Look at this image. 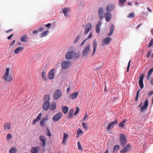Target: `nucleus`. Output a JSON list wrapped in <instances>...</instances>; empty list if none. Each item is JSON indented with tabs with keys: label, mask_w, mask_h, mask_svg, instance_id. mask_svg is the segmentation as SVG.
Masks as SVG:
<instances>
[{
	"label": "nucleus",
	"mask_w": 153,
	"mask_h": 153,
	"mask_svg": "<svg viewBox=\"0 0 153 153\" xmlns=\"http://www.w3.org/2000/svg\"><path fill=\"white\" fill-rule=\"evenodd\" d=\"M10 68H7L6 69L4 74L2 77V78L6 82H9L12 79V77L11 76L9 75L10 71Z\"/></svg>",
	"instance_id": "f257e3e1"
},
{
	"label": "nucleus",
	"mask_w": 153,
	"mask_h": 153,
	"mask_svg": "<svg viewBox=\"0 0 153 153\" xmlns=\"http://www.w3.org/2000/svg\"><path fill=\"white\" fill-rule=\"evenodd\" d=\"M120 144L124 146L127 143V139L125 135L123 134L120 135Z\"/></svg>",
	"instance_id": "f03ea898"
},
{
	"label": "nucleus",
	"mask_w": 153,
	"mask_h": 153,
	"mask_svg": "<svg viewBox=\"0 0 153 153\" xmlns=\"http://www.w3.org/2000/svg\"><path fill=\"white\" fill-rule=\"evenodd\" d=\"M90 51V46L89 44H88L84 48L82 51V53L83 55L85 56H88Z\"/></svg>",
	"instance_id": "7ed1b4c3"
},
{
	"label": "nucleus",
	"mask_w": 153,
	"mask_h": 153,
	"mask_svg": "<svg viewBox=\"0 0 153 153\" xmlns=\"http://www.w3.org/2000/svg\"><path fill=\"white\" fill-rule=\"evenodd\" d=\"M62 95V93L61 91L59 89L56 90L53 94V98L55 100H56L59 98Z\"/></svg>",
	"instance_id": "20e7f679"
},
{
	"label": "nucleus",
	"mask_w": 153,
	"mask_h": 153,
	"mask_svg": "<svg viewBox=\"0 0 153 153\" xmlns=\"http://www.w3.org/2000/svg\"><path fill=\"white\" fill-rule=\"evenodd\" d=\"M39 139L41 142L40 143V145L44 148L45 147L47 140L43 136H40L39 137Z\"/></svg>",
	"instance_id": "39448f33"
},
{
	"label": "nucleus",
	"mask_w": 153,
	"mask_h": 153,
	"mask_svg": "<svg viewBox=\"0 0 153 153\" xmlns=\"http://www.w3.org/2000/svg\"><path fill=\"white\" fill-rule=\"evenodd\" d=\"M71 62L69 61H63L61 64V66L62 69H67L69 67Z\"/></svg>",
	"instance_id": "423d86ee"
},
{
	"label": "nucleus",
	"mask_w": 153,
	"mask_h": 153,
	"mask_svg": "<svg viewBox=\"0 0 153 153\" xmlns=\"http://www.w3.org/2000/svg\"><path fill=\"white\" fill-rule=\"evenodd\" d=\"M92 28V25L90 23H88L86 25L84 33L87 34L90 31Z\"/></svg>",
	"instance_id": "0eeeda50"
},
{
	"label": "nucleus",
	"mask_w": 153,
	"mask_h": 153,
	"mask_svg": "<svg viewBox=\"0 0 153 153\" xmlns=\"http://www.w3.org/2000/svg\"><path fill=\"white\" fill-rule=\"evenodd\" d=\"M74 54V51L68 52L65 55V58L67 59H70L73 57Z\"/></svg>",
	"instance_id": "6e6552de"
},
{
	"label": "nucleus",
	"mask_w": 153,
	"mask_h": 153,
	"mask_svg": "<svg viewBox=\"0 0 153 153\" xmlns=\"http://www.w3.org/2000/svg\"><path fill=\"white\" fill-rule=\"evenodd\" d=\"M111 38L106 37L102 41L101 45H108L111 42Z\"/></svg>",
	"instance_id": "1a4fd4ad"
},
{
	"label": "nucleus",
	"mask_w": 153,
	"mask_h": 153,
	"mask_svg": "<svg viewBox=\"0 0 153 153\" xmlns=\"http://www.w3.org/2000/svg\"><path fill=\"white\" fill-rule=\"evenodd\" d=\"M130 145L128 144L123 149L120 151V153H126L130 150Z\"/></svg>",
	"instance_id": "9d476101"
},
{
	"label": "nucleus",
	"mask_w": 153,
	"mask_h": 153,
	"mask_svg": "<svg viewBox=\"0 0 153 153\" xmlns=\"http://www.w3.org/2000/svg\"><path fill=\"white\" fill-rule=\"evenodd\" d=\"M117 122V120L116 119L114 121H111L108 124L107 129V130H109L112 128L114 126V124L116 123Z\"/></svg>",
	"instance_id": "9b49d317"
},
{
	"label": "nucleus",
	"mask_w": 153,
	"mask_h": 153,
	"mask_svg": "<svg viewBox=\"0 0 153 153\" xmlns=\"http://www.w3.org/2000/svg\"><path fill=\"white\" fill-rule=\"evenodd\" d=\"M148 101L147 100H146L144 102V106L141 108L140 109V111L143 112L144 111L146 110L148 106Z\"/></svg>",
	"instance_id": "f8f14e48"
},
{
	"label": "nucleus",
	"mask_w": 153,
	"mask_h": 153,
	"mask_svg": "<svg viewBox=\"0 0 153 153\" xmlns=\"http://www.w3.org/2000/svg\"><path fill=\"white\" fill-rule=\"evenodd\" d=\"M54 69H52L49 71L48 74V78L49 79H51L54 78Z\"/></svg>",
	"instance_id": "ddd939ff"
},
{
	"label": "nucleus",
	"mask_w": 153,
	"mask_h": 153,
	"mask_svg": "<svg viewBox=\"0 0 153 153\" xmlns=\"http://www.w3.org/2000/svg\"><path fill=\"white\" fill-rule=\"evenodd\" d=\"M143 76L144 74H142L139 77L140 80L139 81V85L141 89H142L144 86L143 83Z\"/></svg>",
	"instance_id": "4468645a"
},
{
	"label": "nucleus",
	"mask_w": 153,
	"mask_h": 153,
	"mask_svg": "<svg viewBox=\"0 0 153 153\" xmlns=\"http://www.w3.org/2000/svg\"><path fill=\"white\" fill-rule=\"evenodd\" d=\"M62 114L59 113L54 115L53 118V121L56 122L58 121L62 117Z\"/></svg>",
	"instance_id": "2eb2a0df"
},
{
	"label": "nucleus",
	"mask_w": 153,
	"mask_h": 153,
	"mask_svg": "<svg viewBox=\"0 0 153 153\" xmlns=\"http://www.w3.org/2000/svg\"><path fill=\"white\" fill-rule=\"evenodd\" d=\"M115 7V5L114 4H108L107 6L106 10L107 11H110L114 10Z\"/></svg>",
	"instance_id": "dca6fc26"
},
{
	"label": "nucleus",
	"mask_w": 153,
	"mask_h": 153,
	"mask_svg": "<svg viewBox=\"0 0 153 153\" xmlns=\"http://www.w3.org/2000/svg\"><path fill=\"white\" fill-rule=\"evenodd\" d=\"M111 17L112 15L110 13L106 12L105 13L104 17L107 21H109L111 19Z\"/></svg>",
	"instance_id": "f3484780"
},
{
	"label": "nucleus",
	"mask_w": 153,
	"mask_h": 153,
	"mask_svg": "<svg viewBox=\"0 0 153 153\" xmlns=\"http://www.w3.org/2000/svg\"><path fill=\"white\" fill-rule=\"evenodd\" d=\"M40 148L38 146L32 147L30 149L31 153H38Z\"/></svg>",
	"instance_id": "a211bd4d"
},
{
	"label": "nucleus",
	"mask_w": 153,
	"mask_h": 153,
	"mask_svg": "<svg viewBox=\"0 0 153 153\" xmlns=\"http://www.w3.org/2000/svg\"><path fill=\"white\" fill-rule=\"evenodd\" d=\"M97 42L96 40V39H95L93 41V53H92V55H94L96 51V48L97 47Z\"/></svg>",
	"instance_id": "6ab92c4d"
},
{
	"label": "nucleus",
	"mask_w": 153,
	"mask_h": 153,
	"mask_svg": "<svg viewBox=\"0 0 153 153\" xmlns=\"http://www.w3.org/2000/svg\"><path fill=\"white\" fill-rule=\"evenodd\" d=\"M103 9L102 7H100L98 10V14L99 18L102 19L103 18Z\"/></svg>",
	"instance_id": "aec40b11"
},
{
	"label": "nucleus",
	"mask_w": 153,
	"mask_h": 153,
	"mask_svg": "<svg viewBox=\"0 0 153 153\" xmlns=\"http://www.w3.org/2000/svg\"><path fill=\"white\" fill-rule=\"evenodd\" d=\"M11 123L9 122L6 123L4 125V130H9L10 129Z\"/></svg>",
	"instance_id": "412c9836"
},
{
	"label": "nucleus",
	"mask_w": 153,
	"mask_h": 153,
	"mask_svg": "<svg viewBox=\"0 0 153 153\" xmlns=\"http://www.w3.org/2000/svg\"><path fill=\"white\" fill-rule=\"evenodd\" d=\"M42 116V114L41 113H40L37 116L36 119L33 120L32 123V124L33 125H34L37 122L39 121L41 118Z\"/></svg>",
	"instance_id": "4be33fe9"
},
{
	"label": "nucleus",
	"mask_w": 153,
	"mask_h": 153,
	"mask_svg": "<svg viewBox=\"0 0 153 153\" xmlns=\"http://www.w3.org/2000/svg\"><path fill=\"white\" fill-rule=\"evenodd\" d=\"M49 102H44L42 105L43 109L45 111L47 110L49 108Z\"/></svg>",
	"instance_id": "5701e85b"
},
{
	"label": "nucleus",
	"mask_w": 153,
	"mask_h": 153,
	"mask_svg": "<svg viewBox=\"0 0 153 153\" xmlns=\"http://www.w3.org/2000/svg\"><path fill=\"white\" fill-rule=\"evenodd\" d=\"M101 22L100 21L98 22L96 26V31L97 33H99L100 32V29L101 25Z\"/></svg>",
	"instance_id": "b1692460"
},
{
	"label": "nucleus",
	"mask_w": 153,
	"mask_h": 153,
	"mask_svg": "<svg viewBox=\"0 0 153 153\" xmlns=\"http://www.w3.org/2000/svg\"><path fill=\"white\" fill-rule=\"evenodd\" d=\"M78 94V92H74L69 95V98L71 99H75L77 97Z\"/></svg>",
	"instance_id": "393cba45"
},
{
	"label": "nucleus",
	"mask_w": 153,
	"mask_h": 153,
	"mask_svg": "<svg viewBox=\"0 0 153 153\" xmlns=\"http://www.w3.org/2000/svg\"><path fill=\"white\" fill-rule=\"evenodd\" d=\"M114 27L113 25H112L110 27V30L109 33L107 34L108 37L111 36L113 33L114 30Z\"/></svg>",
	"instance_id": "a878e982"
},
{
	"label": "nucleus",
	"mask_w": 153,
	"mask_h": 153,
	"mask_svg": "<svg viewBox=\"0 0 153 153\" xmlns=\"http://www.w3.org/2000/svg\"><path fill=\"white\" fill-rule=\"evenodd\" d=\"M48 118H43L40 122V124L42 126H45L46 122Z\"/></svg>",
	"instance_id": "bb28decb"
},
{
	"label": "nucleus",
	"mask_w": 153,
	"mask_h": 153,
	"mask_svg": "<svg viewBox=\"0 0 153 153\" xmlns=\"http://www.w3.org/2000/svg\"><path fill=\"white\" fill-rule=\"evenodd\" d=\"M46 71H43L41 73V77L43 80H46L47 78L46 75Z\"/></svg>",
	"instance_id": "cd10ccee"
},
{
	"label": "nucleus",
	"mask_w": 153,
	"mask_h": 153,
	"mask_svg": "<svg viewBox=\"0 0 153 153\" xmlns=\"http://www.w3.org/2000/svg\"><path fill=\"white\" fill-rule=\"evenodd\" d=\"M23 48L22 47H19L16 48L14 51L16 54L19 53L20 52L23 50Z\"/></svg>",
	"instance_id": "c85d7f7f"
},
{
	"label": "nucleus",
	"mask_w": 153,
	"mask_h": 153,
	"mask_svg": "<svg viewBox=\"0 0 153 153\" xmlns=\"http://www.w3.org/2000/svg\"><path fill=\"white\" fill-rule=\"evenodd\" d=\"M70 11V9L69 8H65L63 9L62 12L65 16H66L67 14Z\"/></svg>",
	"instance_id": "c756f323"
},
{
	"label": "nucleus",
	"mask_w": 153,
	"mask_h": 153,
	"mask_svg": "<svg viewBox=\"0 0 153 153\" xmlns=\"http://www.w3.org/2000/svg\"><path fill=\"white\" fill-rule=\"evenodd\" d=\"M62 110L64 114H66L68 111V108L67 106H64L62 107Z\"/></svg>",
	"instance_id": "7c9ffc66"
},
{
	"label": "nucleus",
	"mask_w": 153,
	"mask_h": 153,
	"mask_svg": "<svg viewBox=\"0 0 153 153\" xmlns=\"http://www.w3.org/2000/svg\"><path fill=\"white\" fill-rule=\"evenodd\" d=\"M27 36L25 35L22 36L20 38V40L22 42H26V40L28 39Z\"/></svg>",
	"instance_id": "2f4dec72"
},
{
	"label": "nucleus",
	"mask_w": 153,
	"mask_h": 153,
	"mask_svg": "<svg viewBox=\"0 0 153 153\" xmlns=\"http://www.w3.org/2000/svg\"><path fill=\"white\" fill-rule=\"evenodd\" d=\"M64 137L62 141V143L65 144V143L66 141V139L68 138V135L67 134H66L65 133H64Z\"/></svg>",
	"instance_id": "473e14b6"
},
{
	"label": "nucleus",
	"mask_w": 153,
	"mask_h": 153,
	"mask_svg": "<svg viewBox=\"0 0 153 153\" xmlns=\"http://www.w3.org/2000/svg\"><path fill=\"white\" fill-rule=\"evenodd\" d=\"M48 33L49 31L48 30H46L42 32L40 34V37L42 38L44 36H46Z\"/></svg>",
	"instance_id": "72a5a7b5"
},
{
	"label": "nucleus",
	"mask_w": 153,
	"mask_h": 153,
	"mask_svg": "<svg viewBox=\"0 0 153 153\" xmlns=\"http://www.w3.org/2000/svg\"><path fill=\"white\" fill-rule=\"evenodd\" d=\"M50 97L48 94H47L45 96L44 98V102H49Z\"/></svg>",
	"instance_id": "f704fd0d"
},
{
	"label": "nucleus",
	"mask_w": 153,
	"mask_h": 153,
	"mask_svg": "<svg viewBox=\"0 0 153 153\" xmlns=\"http://www.w3.org/2000/svg\"><path fill=\"white\" fill-rule=\"evenodd\" d=\"M16 149L14 147H12L11 148L10 150V153H16L17 152Z\"/></svg>",
	"instance_id": "c9c22d12"
},
{
	"label": "nucleus",
	"mask_w": 153,
	"mask_h": 153,
	"mask_svg": "<svg viewBox=\"0 0 153 153\" xmlns=\"http://www.w3.org/2000/svg\"><path fill=\"white\" fill-rule=\"evenodd\" d=\"M56 107V105L55 103L53 102L49 105V108L51 110H54Z\"/></svg>",
	"instance_id": "e433bc0d"
},
{
	"label": "nucleus",
	"mask_w": 153,
	"mask_h": 153,
	"mask_svg": "<svg viewBox=\"0 0 153 153\" xmlns=\"http://www.w3.org/2000/svg\"><path fill=\"white\" fill-rule=\"evenodd\" d=\"M126 121V120L125 119L120 122L119 124V126L120 127L123 128L125 126Z\"/></svg>",
	"instance_id": "4c0bfd02"
},
{
	"label": "nucleus",
	"mask_w": 153,
	"mask_h": 153,
	"mask_svg": "<svg viewBox=\"0 0 153 153\" xmlns=\"http://www.w3.org/2000/svg\"><path fill=\"white\" fill-rule=\"evenodd\" d=\"M74 112V110L71 109L70 110L69 114L68 116V118H71L73 116V113Z\"/></svg>",
	"instance_id": "58836bf2"
},
{
	"label": "nucleus",
	"mask_w": 153,
	"mask_h": 153,
	"mask_svg": "<svg viewBox=\"0 0 153 153\" xmlns=\"http://www.w3.org/2000/svg\"><path fill=\"white\" fill-rule=\"evenodd\" d=\"M83 133V131L82 130V129L80 128H79L77 131V137H78V135L81 134H82Z\"/></svg>",
	"instance_id": "ea45409f"
},
{
	"label": "nucleus",
	"mask_w": 153,
	"mask_h": 153,
	"mask_svg": "<svg viewBox=\"0 0 153 153\" xmlns=\"http://www.w3.org/2000/svg\"><path fill=\"white\" fill-rule=\"evenodd\" d=\"M120 148V146L117 145H116L114 146L113 152L117 151L118 149Z\"/></svg>",
	"instance_id": "a19ab883"
},
{
	"label": "nucleus",
	"mask_w": 153,
	"mask_h": 153,
	"mask_svg": "<svg viewBox=\"0 0 153 153\" xmlns=\"http://www.w3.org/2000/svg\"><path fill=\"white\" fill-rule=\"evenodd\" d=\"M12 138V136L11 134L9 133L7 134L6 136V138L8 140L11 139Z\"/></svg>",
	"instance_id": "79ce46f5"
},
{
	"label": "nucleus",
	"mask_w": 153,
	"mask_h": 153,
	"mask_svg": "<svg viewBox=\"0 0 153 153\" xmlns=\"http://www.w3.org/2000/svg\"><path fill=\"white\" fill-rule=\"evenodd\" d=\"M134 12L130 13L128 16V18H133L134 17Z\"/></svg>",
	"instance_id": "37998d69"
},
{
	"label": "nucleus",
	"mask_w": 153,
	"mask_h": 153,
	"mask_svg": "<svg viewBox=\"0 0 153 153\" xmlns=\"http://www.w3.org/2000/svg\"><path fill=\"white\" fill-rule=\"evenodd\" d=\"M79 108L78 107H76V109H75V111L74 113V114L75 115H76L78 113H79Z\"/></svg>",
	"instance_id": "c03bdc74"
},
{
	"label": "nucleus",
	"mask_w": 153,
	"mask_h": 153,
	"mask_svg": "<svg viewBox=\"0 0 153 153\" xmlns=\"http://www.w3.org/2000/svg\"><path fill=\"white\" fill-rule=\"evenodd\" d=\"M126 1V0H119V3L120 5H123Z\"/></svg>",
	"instance_id": "a18cd8bd"
},
{
	"label": "nucleus",
	"mask_w": 153,
	"mask_h": 153,
	"mask_svg": "<svg viewBox=\"0 0 153 153\" xmlns=\"http://www.w3.org/2000/svg\"><path fill=\"white\" fill-rule=\"evenodd\" d=\"M153 44V39H152L150 41L148 45L149 48L151 47Z\"/></svg>",
	"instance_id": "49530a36"
},
{
	"label": "nucleus",
	"mask_w": 153,
	"mask_h": 153,
	"mask_svg": "<svg viewBox=\"0 0 153 153\" xmlns=\"http://www.w3.org/2000/svg\"><path fill=\"white\" fill-rule=\"evenodd\" d=\"M153 72V68H151L149 71L148 74L151 75Z\"/></svg>",
	"instance_id": "de8ad7c7"
},
{
	"label": "nucleus",
	"mask_w": 153,
	"mask_h": 153,
	"mask_svg": "<svg viewBox=\"0 0 153 153\" xmlns=\"http://www.w3.org/2000/svg\"><path fill=\"white\" fill-rule=\"evenodd\" d=\"M82 125L83 127L86 130L87 128V126L86 124L85 123H82Z\"/></svg>",
	"instance_id": "09e8293b"
},
{
	"label": "nucleus",
	"mask_w": 153,
	"mask_h": 153,
	"mask_svg": "<svg viewBox=\"0 0 153 153\" xmlns=\"http://www.w3.org/2000/svg\"><path fill=\"white\" fill-rule=\"evenodd\" d=\"M78 149L79 150H82V149L80 144V143L79 142H78Z\"/></svg>",
	"instance_id": "8fccbe9b"
},
{
	"label": "nucleus",
	"mask_w": 153,
	"mask_h": 153,
	"mask_svg": "<svg viewBox=\"0 0 153 153\" xmlns=\"http://www.w3.org/2000/svg\"><path fill=\"white\" fill-rule=\"evenodd\" d=\"M152 53V51H149L148 52V53L146 55V57L147 58H149L150 56Z\"/></svg>",
	"instance_id": "3c124183"
},
{
	"label": "nucleus",
	"mask_w": 153,
	"mask_h": 153,
	"mask_svg": "<svg viewBox=\"0 0 153 153\" xmlns=\"http://www.w3.org/2000/svg\"><path fill=\"white\" fill-rule=\"evenodd\" d=\"M93 34H92V33L91 32L90 33L88 37L87 38V39H88L90 38H92L93 37Z\"/></svg>",
	"instance_id": "603ef678"
},
{
	"label": "nucleus",
	"mask_w": 153,
	"mask_h": 153,
	"mask_svg": "<svg viewBox=\"0 0 153 153\" xmlns=\"http://www.w3.org/2000/svg\"><path fill=\"white\" fill-rule=\"evenodd\" d=\"M79 56V54L78 53H76L74 52V55L73 57H74L75 58H77Z\"/></svg>",
	"instance_id": "864d4df0"
},
{
	"label": "nucleus",
	"mask_w": 153,
	"mask_h": 153,
	"mask_svg": "<svg viewBox=\"0 0 153 153\" xmlns=\"http://www.w3.org/2000/svg\"><path fill=\"white\" fill-rule=\"evenodd\" d=\"M79 35H78L76 37V39H75V41L74 42V43H76L77 42V41H78V40L79 39Z\"/></svg>",
	"instance_id": "5fc2aeb1"
},
{
	"label": "nucleus",
	"mask_w": 153,
	"mask_h": 153,
	"mask_svg": "<svg viewBox=\"0 0 153 153\" xmlns=\"http://www.w3.org/2000/svg\"><path fill=\"white\" fill-rule=\"evenodd\" d=\"M130 63H131V61L129 60L128 62V64L127 67V72H128L129 71V68L130 66Z\"/></svg>",
	"instance_id": "6e6d98bb"
},
{
	"label": "nucleus",
	"mask_w": 153,
	"mask_h": 153,
	"mask_svg": "<svg viewBox=\"0 0 153 153\" xmlns=\"http://www.w3.org/2000/svg\"><path fill=\"white\" fill-rule=\"evenodd\" d=\"M15 42H16L15 40H13L10 43L9 45L10 46H13L14 44L15 43Z\"/></svg>",
	"instance_id": "4d7b16f0"
},
{
	"label": "nucleus",
	"mask_w": 153,
	"mask_h": 153,
	"mask_svg": "<svg viewBox=\"0 0 153 153\" xmlns=\"http://www.w3.org/2000/svg\"><path fill=\"white\" fill-rule=\"evenodd\" d=\"M153 94V91H150L148 94V95L149 96H150L152 95Z\"/></svg>",
	"instance_id": "13d9d810"
},
{
	"label": "nucleus",
	"mask_w": 153,
	"mask_h": 153,
	"mask_svg": "<svg viewBox=\"0 0 153 153\" xmlns=\"http://www.w3.org/2000/svg\"><path fill=\"white\" fill-rule=\"evenodd\" d=\"M88 116L87 115V113H85V117H84L83 119V121H85L86 118H87L88 117Z\"/></svg>",
	"instance_id": "bf43d9fd"
},
{
	"label": "nucleus",
	"mask_w": 153,
	"mask_h": 153,
	"mask_svg": "<svg viewBox=\"0 0 153 153\" xmlns=\"http://www.w3.org/2000/svg\"><path fill=\"white\" fill-rule=\"evenodd\" d=\"M39 31L38 30H34L33 31V33L34 34H36Z\"/></svg>",
	"instance_id": "052dcab7"
},
{
	"label": "nucleus",
	"mask_w": 153,
	"mask_h": 153,
	"mask_svg": "<svg viewBox=\"0 0 153 153\" xmlns=\"http://www.w3.org/2000/svg\"><path fill=\"white\" fill-rule=\"evenodd\" d=\"M51 24V23H48L45 25V27H50Z\"/></svg>",
	"instance_id": "680f3d73"
},
{
	"label": "nucleus",
	"mask_w": 153,
	"mask_h": 153,
	"mask_svg": "<svg viewBox=\"0 0 153 153\" xmlns=\"http://www.w3.org/2000/svg\"><path fill=\"white\" fill-rule=\"evenodd\" d=\"M39 30V31H43V27H40L39 30Z\"/></svg>",
	"instance_id": "e2e57ef3"
},
{
	"label": "nucleus",
	"mask_w": 153,
	"mask_h": 153,
	"mask_svg": "<svg viewBox=\"0 0 153 153\" xmlns=\"http://www.w3.org/2000/svg\"><path fill=\"white\" fill-rule=\"evenodd\" d=\"M13 36V34H12L11 35H10L9 36H8L7 37L8 39H10L12 37V36Z\"/></svg>",
	"instance_id": "0e129e2a"
},
{
	"label": "nucleus",
	"mask_w": 153,
	"mask_h": 153,
	"mask_svg": "<svg viewBox=\"0 0 153 153\" xmlns=\"http://www.w3.org/2000/svg\"><path fill=\"white\" fill-rule=\"evenodd\" d=\"M139 96L136 95L135 97V100L136 101H137L138 100V97Z\"/></svg>",
	"instance_id": "69168bd1"
},
{
	"label": "nucleus",
	"mask_w": 153,
	"mask_h": 153,
	"mask_svg": "<svg viewBox=\"0 0 153 153\" xmlns=\"http://www.w3.org/2000/svg\"><path fill=\"white\" fill-rule=\"evenodd\" d=\"M151 76V75L147 74V80H149Z\"/></svg>",
	"instance_id": "338daca9"
},
{
	"label": "nucleus",
	"mask_w": 153,
	"mask_h": 153,
	"mask_svg": "<svg viewBox=\"0 0 153 153\" xmlns=\"http://www.w3.org/2000/svg\"><path fill=\"white\" fill-rule=\"evenodd\" d=\"M150 82L151 84L153 85V78L151 79L150 80Z\"/></svg>",
	"instance_id": "774afa93"
}]
</instances>
